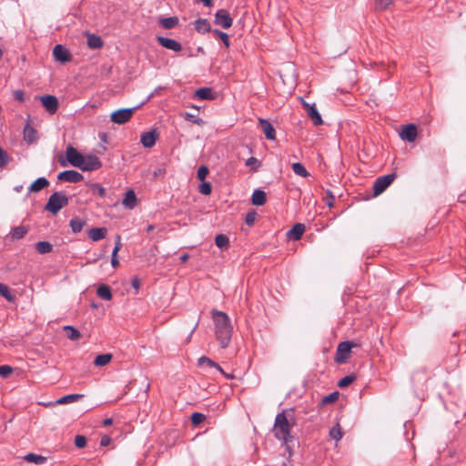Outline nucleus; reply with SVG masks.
I'll use <instances>...</instances> for the list:
<instances>
[{
  "mask_svg": "<svg viewBox=\"0 0 466 466\" xmlns=\"http://www.w3.org/2000/svg\"><path fill=\"white\" fill-rule=\"evenodd\" d=\"M211 316L215 325L217 339L219 341L221 348L225 349L230 342L233 330L229 317L227 313L218 309H212Z\"/></svg>",
  "mask_w": 466,
  "mask_h": 466,
  "instance_id": "obj_1",
  "label": "nucleus"
},
{
  "mask_svg": "<svg viewBox=\"0 0 466 466\" xmlns=\"http://www.w3.org/2000/svg\"><path fill=\"white\" fill-rule=\"evenodd\" d=\"M287 410H283L280 413H278L275 418L274 423V436L282 441L285 444L293 441V436L290 434V430L292 426L295 424L291 422L287 414Z\"/></svg>",
  "mask_w": 466,
  "mask_h": 466,
  "instance_id": "obj_2",
  "label": "nucleus"
},
{
  "mask_svg": "<svg viewBox=\"0 0 466 466\" xmlns=\"http://www.w3.org/2000/svg\"><path fill=\"white\" fill-rule=\"evenodd\" d=\"M67 204L68 198L66 195L62 191H58L49 197L45 208L53 215H56Z\"/></svg>",
  "mask_w": 466,
  "mask_h": 466,
  "instance_id": "obj_3",
  "label": "nucleus"
},
{
  "mask_svg": "<svg viewBox=\"0 0 466 466\" xmlns=\"http://www.w3.org/2000/svg\"><path fill=\"white\" fill-rule=\"evenodd\" d=\"M145 102H142L139 106L131 107V108H121L115 112H113L110 116V119L112 122L116 124H125L127 123L133 116L135 110L140 107V106L144 105Z\"/></svg>",
  "mask_w": 466,
  "mask_h": 466,
  "instance_id": "obj_4",
  "label": "nucleus"
},
{
  "mask_svg": "<svg viewBox=\"0 0 466 466\" xmlns=\"http://www.w3.org/2000/svg\"><path fill=\"white\" fill-rule=\"evenodd\" d=\"M395 173L388 174L378 177L373 184V194L379 196L394 181Z\"/></svg>",
  "mask_w": 466,
  "mask_h": 466,
  "instance_id": "obj_5",
  "label": "nucleus"
},
{
  "mask_svg": "<svg viewBox=\"0 0 466 466\" xmlns=\"http://www.w3.org/2000/svg\"><path fill=\"white\" fill-rule=\"evenodd\" d=\"M354 344L350 341H342L338 345L335 361L339 364L345 363L350 357V351Z\"/></svg>",
  "mask_w": 466,
  "mask_h": 466,
  "instance_id": "obj_6",
  "label": "nucleus"
},
{
  "mask_svg": "<svg viewBox=\"0 0 466 466\" xmlns=\"http://www.w3.org/2000/svg\"><path fill=\"white\" fill-rule=\"evenodd\" d=\"M214 23L216 25L228 29L232 26L233 19L226 9H219L215 14Z\"/></svg>",
  "mask_w": 466,
  "mask_h": 466,
  "instance_id": "obj_7",
  "label": "nucleus"
},
{
  "mask_svg": "<svg viewBox=\"0 0 466 466\" xmlns=\"http://www.w3.org/2000/svg\"><path fill=\"white\" fill-rule=\"evenodd\" d=\"M66 160L73 167L80 168L83 164L84 156L79 153L73 146L69 145L66 150Z\"/></svg>",
  "mask_w": 466,
  "mask_h": 466,
  "instance_id": "obj_8",
  "label": "nucleus"
},
{
  "mask_svg": "<svg viewBox=\"0 0 466 466\" xmlns=\"http://www.w3.org/2000/svg\"><path fill=\"white\" fill-rule=\"evenodd\" d=\"M83 164L80 167V169L83 171H94L97 170L102 167V162L100 159L95 155H86L84 156Z\"/></svg>",
  "mask_w": 466,
  "mask_h": 466,
  "instance_id": "obj_9",
  "label": "nucleus"
},
{
  "mask_svg": "<svg viewBox=\"0 0 466 466\" xmlns=\"http://www.w3.org/2000/svg\"><path fill=\"white\" fill-rule=\"evenodd\" d=\"M57 179L70 183H77L84 179V176L76 170H65L58 174Z\"/></svg>",
  "mask_w": 466,
  "mask_h": 466,
  "instance_id": "obj_10",
  "label": "nucleus"
},
{
  "mask_svg": "<svg viewBox=\"0 0 466 466\" xmlns=\"http://www.w3.org/2000/svg\"><path fill=\"white\" fill-rule=\"evenodd\" d=\"M39 99L46 111L50 114H55L57 111L58 100L55 96L45 95L40 96Z\"/></svg>",
  "mask_w": 466,
  "mask_h": 466,
  "instance_id": "obj_11",
  "label": "nucleus"
},
{
  "mask_svg": "<svg viewBox=\"0 0 466 466\" xmlns=\"http://www.w3.org/2000/svg\"><path fill=\"white\" fill-rule=\"evenodd\" d=\"M53 56L56 61L66 63L71 61L72 56L69 51L62 45H56L53 49Z\"/></svg>",
  "mask_w": 466,
  "mask_h": 466,
  "instance_id": "obj_12",
  "label": "nucleus"
},
{
  "mask_svg": "<svg viewBox=\"0 0 466 466\" xmlns=\"http://www.w3.org/2000/svg\"><path fill=\"white\" fill-rule=\"evenodd\" d=\"M157 41L161 46L168 50H172L174 52H180L182 50L181 44L174 39L165 36H157Z\"/></svg>",
  "mask_w": 466,
  "mask_h": 466,
  "instance_id": "obj_13",
  "label": "nucleus"
},
{
  "mask_svg": "<svg viewBox=\"0 0 466 466\" xmlns=\"http://www.w3.org/2000/svg\"><path fill=\"white\" fill-rule=\"evenodd\" d=\"M418 136L417 127L413 124L407 125L403 127L401 132L400 133V137L402 140H406L408 142L415 141Z\"/></svg>",
  "mask_w": 466,
  "mask_h": 466,
  "instance_id": "obj_14",
  "label": "nucleus"
},
{
  "mask_svg": "<svg viewBox=\"0 0 466 466\" xmlns=\"http://www.w3.org/2000/svg\"><path fill=\"white\" fill-rule=\"evenodd\" d=\"M259 127L264 133L265 137L268 140H274L276 138V131L270 122L264 118L258 119Z\"/></svg>",
  "mask_w": 466,
  "mask_h": 466,
  "instance_id": "obj_15",
  "label": "nucleus"
},
{
  "mask_svg": "<svg viewBox=\"0 0 466 466\" xmlns=\"http://www.w3.org/2000/svg\"><path fill=\"white\" fill-rule=\"evenodd\" d=\"M157 134L156 130L145 132L141 135V144L147 148L152 147L156 144Z\"/></svg>",
  "mask_w": 466,
  "mask_h": 466,
  "instance_id": "obj_16",
  "label": "nucleus"
},
{
  "mask_svg": "<svg viewBox=\"0 0 466 466\" xmlns=\"http://www.w3.org/2000/svg\"><path fill=\"white\" fill-rule=\"evenodd\" d=\"M305 231V225L301 223L295 224L290 230L288 231V237L293 240L301 238Z\"/></svg>",
  "mask_w": 466,
  "mask_h": 466,
  "instance_id": "obj_17",
  "label": "nucleus"
},
{
  "mask_svg": "<svg viewBox=\"0 0 466 466\" xmlns=\"http://www.w3.org/2000/svg\"><path fill=\"white\" fill-rule=\"evenodd\" d=\"M106 228H92L87 231V235L93 241H99L106 238Z\"/></svg>",
  "mask_w": 466,
  "mask_h": 466,
  "instance_id": "obj_18",
  "label": "nucleus"
},
{
  "mask_svg": "<svg viewBox=\"0 0 466 466\" xmlns=\"http://www.w3.org/2000/svg\"><path fill=\"white\" fill-rule=\"evenodd\" d=\"M122 204L129 209H133L137 205V197L136 193L133 189H128L126 194L125 198H123Z\"/></svg>",
  "mask_w": 466,
  "mask_h": 466,
  "instance_id": "obj_19",
  "label": "nucleus"
},
{
  "mask_svg": "<svg viewBox=\"0 0 466 466\" xmlns=\"http://www.w3.org/2000/svg\"><path fill=\"white\" fill-rule=\"evenodd\" d=\"M195 29L200 33V34H205V33H209L211 32L212 33V28H211V25H210V23L208 22V19L206 18H198L195 21Z\"/></svg>",
  "mask_w": 466,
  "mask_h": 466,
  "instance_id": "obj_20",
  "label": "nucleus"
},
{
  "mask_svg": "<svg viewBox=\"0 0 466 466\" xmlns=\"http://www.w3.org/2000/svg\"><path fill=\"white\" fill-rule=\"evenodd\" d=\"M179 23V19L177 16H169L159 18L158 25L164 29H173Z\"/></svg>",
  "mask_w": 466,
  "mask_h": 466,
  "instance_id": "obj_21",
  "label": "nucleus"
},
{
  "mask_svg": "<svg viewBox=\"0 0 466 466\" xmlns=\"http://www.w3.org/2000/svg\"><path fill=\"white\" fill-rule=\"evenodd\" d=\"M87 46L92 49H99L103 46L104 42L102 38L95 34L86 33Z\"/></svg>",
  "mask_w": 466,
  "mask_h": 466,
  "instance_id": "obj_22",
  "label": "nucleus"
},
{
  "mask_svg": "<svg viewBox=\"0 0 466 466\" xmlns=\"http://www.w3.org/2000/svg\"><path fill=\"white\" fill-rule=\"evenodd\" d=\"M49 186V181L42 177L35 180L28 187L29 192H39Z\"/></svg>",
  "mask_w": 466,
  "mask_h": 466,
  "instance_id": "obj_23",
  "label": "nucleus"
},
{
  "mask_svg": "<svg viewBox=\"0 0 466 466\" xmlns=\"http://www.w3.org/2000/svg\"><path fill=\"white\" fill-rule=\"evenodd\" d=\"M116 238V239L115 247H114V249L112 251V256H111V265L113 268H116L119 265L117 253L122 248L120 236L117 235Z\"/></svg>",
  "mask_w": 466,
  "mask_h": 466,
  "instance_id": "obj_24",
  "label": "nucleus"
},
{
  "mask_svg": "<svg viewBox=\"0 0 466 466\" xmlns=\"http://www.w3.org/2000/svg\"><path fill=\"white\" fill-rule=\"evenodd\" d=\"M251 201L255 206H263L267 201L266 193L263 190L256 189L252 194Z\"/></svg>",
  "mask_w": 466,
  "mask_h": 466,
  "instance_id": "obj_25",
  "label": "nucleus"
},
{
  "mask_svg": "<svg viewBox=\"0 0 466 466\" xmlns=\"http://www.w3.org/2000/svg\"><path fill=\"white\" fill-rule=\"evenodd\" d=\"M83 397H84L83 394H77V393L66 395V396H63V397L59 398L58 400H56L53 403V405L67 404V403L75 402V401L81 400Z\"/></svg>",
  "mask_w": 466,
  "mask_h": 466,
  "instance_id": "obj_26",
  "label": "nucleus"
},
{
  "mask_svg": "<svg viewBox=\"0 0 466 466\" xmlns=\"http://www.w3.org/2000/svg\"><path fill=\"white\" fill-rule=\"evenodd\" d=\"M97 296L104 300H110L112 299L111 289L109 286L103 284L96 289Z\"/></svg>",
  "mask_w": 466,
  "mask_h": 466,
  "instance_id": "obj_27",
  "label": "nucleus"
},
{
  "mask_svg": "<svg viewBox=\"0 0 466 466\" xmlns=\"http://www.w3.org/2000/svg\"><path fill=\"white\" fill-rule=\"evenodd\" d=\"M195 96L202 100L213 99L214 97L212 89L209 87H201L197 89Z\"/></svg>",
  "mask_w": 466,
  "mask_h": 466,
  "instance_id": "obj_28",
  "label": "nucleus"
},
{
  "mask_svg": "<svg viewBox=\"0 0 466 466\" xmlns=\"http://www.w3.org/2000/svg\"><path fill=\"white\" fill-rule=\"evenodd\" d=\"M24 139L28 143H33L36 140V131L28 124L24 127Z\"/></svg>",
  "mask_w": 466,
  "mask_h": 466,
  "instance_id": "obj_29",
  "label": "nucleus"
},
{
  "mask_svg": "<svg viewBox=\"0 0 466 466\" xmlns=\"http://www.w3.org/2000/svg\"><path fill=\"white\" fill-rule=\"evenodd\" d=\"M307 113L315 126H319L323 123L322 118L319 113L318 112L315 105H313V106H310L308 109Z\"/></svg>",
  "mask_w": 466,
  "mask_h": 466,
  "instance_id": "obj_30",
  "label": "nucleus"
},
{
  "mask_svg": "<svg viewBox=\"0 0 466 466\" xmlns=\"http://www.w3.org/2000/svg\"><path fill=\"white\" fill-rule=\"evenodd\" d=\"M25 460L28 462L41 465L46 462L47 458L35 453H28L25 456Z\"/></svg>",
  "mask_w": 466,
  "mask_h": 466,
  "instance_id": "obj_31",
  "label": "nucleus"
},
{
  "mask_svg": "<svg viewBox=\"0 0 466 466\" xmlns=\"http://www.w3.org/2000/svg\"><path fill=\"white\" fill-rule=\"evenodd\" d=\"M86 223V220H83L78 218H75L69 221V226H70L73 233H79L83 229Z\"/></svg>",
  "mask_w": 466,
  "mask_h": 466,
  "instance_id": "obj_32",
  "label": "nucleus"
},
{
  "mask_svg": "<svg viewBox=\"0 0 466 466\" xmlns=\"http://www.w3.org/2000/svg\"><path fill=\"white\" fill-rule=\"evenodd\" d=\"M112 358H113V356L110 353L97 355L95 358L94 365L95 366H106V364H108L111 361Z\"/></svg>",
  "mask_w": 466,
  "mask_h": 466,
  "instance_id": "obj_33",
  "label": "nucleus"
},
{
  "mask_svg": "<svg viewBox=\"0 0 466 466\" xmlns=\"http://www.w3.org/2000/svg\"><path fill=\"white\" fill-rule=\"evenodd\" d=\"M212 34L217 39L221 40L227 48L230 46L229 35L227 33L218 29H213Z\"/></svg>",
  "mask_w": 466,
  "mask_h": 466,
  "instance_id": "obj_34",
  "label": "nucleus"
},
{
  "mask_svg": "<svg viewBox=\"0 0 466 466\" xmlns=\"http://www.w3.org/2000/svg\"><path fill=\"white\" fill-rule=\"evenodd\" d=\"M216 246L221 249H226L229 246L228 237L224 234H219L215 238Z\"/></svg>",
  "mask_w": 466,
  "mask_h": 466,
  "instance_id": "obj_35",
  "label": "nucleus"
},
{
  "mask_svg": "<svg viewBox=\"0 0 466 466\" xmlns=\"http://www.w3.org/2000/svg\"><path fill=\"white\" fill-rule=\"evenodd\" d=\"M28 229L25 226H18L12 229L11 236L13 239H20L25 237Z\"/></svg>",
  "mask_w": 466,
  "mask_h": 466,
  "instance_id": "obj_36",
  "label": "nucleus"
},
{
  "mask_svg": "<svg viewBox=\"0 0 466 466\" xmlns=\"http://www.w3.org/2000/svg\"><path fill=\"white\" fill-rule=\"evenodd\" d=\"M35 249L39 254H46L52 251V245L47 241H39L35 244Z\"/></svg>",
  "mask_w": 466,
  "mask_h": 466,
  "instance_id": "obj_37",
  "label": "nucleus"
},
{
  "mask_svg": "<svg viewBox=\"0 0 466 466\" xmlns=\"http://www.w3.org/2000/svg\"><path fill=\"white\" fill-rule=\"evenodd\" d=\"M292 170L296 175L300 176L302 177H307L309 176V173L307 171L305 167L301 163H299V162L294 163L292 165Z\"/></svg>",
  "mask_w": 466,
  "mask_h": 466,
  "instance_id": "obj_38",
  "label": "nucleus"
},
{
  "mask_svg": "<svg viewBox=\"0 0 466 466\" xmlns=\"http://www.w3.org/2000/svg\"><path fill=\"white\" fill-rule=\"evenodd\" d=\"M64 329L66 333L67 338L72 340H76L81 337L80 332L73 326H66Z\"/></svg>",
  "mask_w": 466,
  "mask_h": 466,
  "instance_id": "obj_39",
  "label": "nucleus"
},
{
  "mask_svg": "<svg viewBox=\"0 0 466 466\" xmlns=\"http://www.w3.org/2000/svg\"><path fill=\"white\" fill-rule=\"evenodd\" d=\"M329 436H330V438H332L336 441H339L342 438L343 432H342L341 427L339 423H336V425L330 429Z\"/></svg>",
  "mask_w": 466,
  "mask_h": 466,
  "instance_id": "obj_40",
  "label": "nucleus"
},
{
  "mask_svg": "<svg viewBox=\"0 0 466 466\" xmlns=\"http://www.w3.org/2000/svg\"><path fill=\"white\" fill-rule=\"evenodd\" d=\"M394 4V0H375L376 10H386Z\"/></svg>",
  "mask_w": 466,
  "mask_h": 466,
  "instance_id": "obj_41",
  "label": "nucleus"
},
{
  "mask_svg": "<svg viewBox=\"0 0 466 466\" xmlns=\"http://www.w3.org/2000/svg\"><path fill=\"white\" fill-rule=\"evenodd\" d=\"M89 187L91 188L93 194H96L101 198L106 196V189L98 183H90Z\"/></svg>",
  "mask_w": 466,
  "mask_h": 466,
  "instance_id": "obj_42",
  "label": "nucleus"
},
{
  "mask_svg": "<svg viewBox=\"0 0 466 466\" xmlns=\"http://www.w3.org/2000/svg\"><path fill=\"white\" fill-rule=\"evenodd\" d=\"M356 380V376L353 374L348 375L340 379L338 382L339 388H345L350 385Z\"/></svg>",
  "mask_w": 466,
  "mask_h": 466,
  "instance_id": "obj_43",
  "label": "nucleus"
},
{
  "mask_svg": "<svg viewBox=\"0 0 466 466\" xmlns=\"http://www.w3.org/2000/svg\"><path fill=\"white\" fill-rule=\"evenodd\" d=\"M339 393L338 391L331 392L330 394L325 396L321 400V404L326 405L329 403H333L339 400Z\"/></svg>",
  "mask_w": 466,
  "mask_h": 466,
  "instance_id": "obj_44",
  "label": "nucleus"
},
{
  "mask_svg": "<svg viewBox=\"0 0 466 466\" xmlns=\"http://www.w3.org/2000/svg\"><path fill=\"white\" fill-rule=\"evenodd\" d=\"M206 420V416L200 412H194L191 415V423L193 426H198Z\"/></svg>",
  "mask_w": 466,
  "mask_h": 466,
  "instance_id": "obj_45",
  "label": "nucleus"
},
{
  "mask_svg": "<svg viewBox=\"0 0 466 466\" xmlns=\"http://www.w3.org/2000/svg\"><path fill=\"white\" fill-rule=\"evenodd\" d=\"M184 118L187 120V121H189L191 123H194V124H197L198 126H202L204 125V121L198 117L197 116L191 114V113H188V112H186L184 114Z\"/></svg>",
  "mask_w": 466,
  "mask_h": 466,
  "instance_id": "obj_46",
  "label": "nucleus"
},
{
  "mask_svg": "<svg viewBox=\"0 0 466 466\" xmlns=\"http://www.w3.org/2000/svg\"><path fill=\"white\" fill-rule=\"evenodd\" d=\"M0 295L5 298L8 301H12L14 299V297L11 295L9 288L2 283H0Z\"/></svg>",
  "mask_w": 466,
  "mask_h": 466,
  "instance_id": "obj_47",
  "label": "nucleus"
},
{
  "mask_svg": "<svg viewBox=\"0 0 466 466\" xmlns=\"http://www.w3.org/2000/svg\"><path fill=\"white\" fill-rule=\"evenodd\" d=\"M212 187L209 182L202 181V184L199 186V192L205 196H208L211 194Z\"/></svg>",
  "mask_w": 466,
  "mask_h": 466,
  "instance_id": "obj_48",
  "label": "nucleus"
},
{
  "mask_svg": "<svg viewBox=\"0 0 466 466\" xmlns=\"http://www.w3.org/2000/svg\"><path fill=\"white\" fill-rule=\"evenodd\" d=\"M9 162V157L5 151L0 147V170L3 169Z\"/></svg>",
  "mask_w": 466,
  "mask_h": 466,
  "instance_id": "obj_49",
  "label": "nucleus"
},
{
  "mask_svg": "<svg viewBox=\"0 0 466 466\" xmlns=\"http://www.w3.org/2000/svg\"><path fill=\"white\" fill-rule=\"evenodd\" d=\"M208 173H209L208 168L206 166H201L198 169V173H197L198 179L200 181H204L206 179L207 176L208 175Z\"/></svg>",
  "mask_w": 466,
  "mask_h": 466,
  "instance_id": "obj_50",
  "label": "nucleus"
},
{
  "mask_svg": "<svg viewBox=\"0 0 466 466\" xmlns=\"http://www.w3.org/2000/svg\"><path fill=\"white\" fill-rule=\"evenodd\" d=\"M75 445L82 449L86 445V438L83 435H76L75 438Z\"/></svg>",
  "mask_w": 466,
  "mask_h": 466,
  "instance_id": "obj_51",
  "label": "nucleus"
},
{
  "mask_svg": "<svg viewBox=\"0 0 466 466\" xmlns=\"http://www.w3.org/2000/svg\"><path fill=\"white\" fill-rule=\"evenodd\" d=\"M13 371V368L8 365L0 366V376L7 378Z\"/></svg>",
  "mask_w": 466,
  "mask_h": 466,
  "instance_id": "obj_52",
  "label": "nucleus"
},
{
  "mask_svg": "<svg viewBox=\"0 0 466 466\" xmlns=\"http://www.w3.org/2000/svg\"><path fill=\"white\" fill-rule=\"evenodd\" d=\"M203 364H207L209 367L217 366V363L215 361H213L211 359L205 357V356L198 359V365H203Z\"/></svg>",
  "mask_w": 466,
  "mask_h": 466,
  "instance_id": "obj_53",
  "label": "nucleus"
},
{
  "mask_svg": "<svg viewBox=\"0 0 466 466\" xmlns=\"http://www.w3.org/2000/svg\"><path fill=\"white\" fill-rule=\"evenodd\" d=\"M335 196L330 190L326 191V204L331 208L334 205Z\"/></svg>",
  "mask_w": 466,
  "mask_h": 466,
  "instance_id": "obj_54",
  "label": "nucleus"
},
{
  "mask_svg": "<svg viewBox=\"0 0 466 466\" xmlns=\"http://www.w3.org/2000/svg\"><path fill=\"white\" fill-rule=\"evenodd\" d=\"M255 218H256V213L249 212L246 216L245 222L247 225L251 226L254 224Z\"/></svg>",
  "mask_w": 466,
  "mask_h": 466,
  "instance_id": "obj_55",
  "label": "nucleus"
},
{
  "mask_svg": "<svg viewBox=\"0 0 466 466\" xmlns=\"http://www.w3.org/2000/svg\"><path fill=\"white\" fill-rule=\"evenodd\" d=\"M14 98L19 102L25 101V92L23 90H15L14 92Z\"/></svg>",
  "mask_w": 466,
  "mask_h": 466,
  "instance_id": "obj_56",
  "label": "nucleus"
},
{
  "mask_svg": "<svg viewBox=\"0 0 466 466\" xmlns=\"http://www.w3.org/2000/svg\"><path fill=\"white\" fill-rule=\"evenodd\" d=\"M110 442H111V438L108 437L107 435H104L100 440V445L104 446V447L109 445Z\"/></svg>",
  "mask_w": 466,
  "mask_h": 466,
  "instance_id": "obj_57",
  "label": "nucleus"
},
{
  "mask_svg": "<svg viewBox=\"0 0 466 466\" xmlns=\"http://www.w3.org/2000/svg\"><path fill=\"white\" fill-rule=\"evenodd\" d=\"M132 287L137 291L140 288V280L138 278H134L131 282Z\"/></svg>",
  "mask_w": 466,
  "mask_h": 466,
  "instance_id": "obj_58",
  "label": "nucleus"
},
{
  "mask_svg": "<svg viewBox=\"0 0 466 466\" xmlns=\"http://www.w3.org/2000/svg\"><path fill=\"white\" fill-rule=\"evenodd\" d=\"M255 164H258V160L254 157H249L246 161V166H248V167H251L252 165H255Z\"/></svg>",
  "mask_w": 466,
  "mask_h": 466,
  "instance_id": "obj_59",
  "label": "nucleus"
},
{
  "mask_svg": "<svg viewBox=\"0 0 466 466\" xmlns=\"http://www.w3.org/2000/svg\"><path fill=\"white\" fill-rule=\"evenodd\" d=\"M212 368H215L217 369L219 372H221L223 375H225V377L227 378H233V376H229L228 375L224 370L217 363V366H212Z\"/></svg>",
  "mask_w": 466,
  "mask_h": 466,
  "instance_id": "obj_60",
  "label": "nucleus"
},
{
  "mask_svg": "<svg viewBox=\"0 0 466 466\" xmlns=\"http://www.w3.org/2000/svg\"><path fill=\"white\" fill-rule=\"evenodd\" d=\"M112 423H113V419H111V418H107V419L104 420V421H103L104 426H110V425H112Z\"/></svg>",
  "mask_w": 466,
  "mask_h": 466,
  "instance_id": "obj_61",
  "label": "nucleus"
},
{
  "mask_svg": "<svg viewBox=\"0 0 466 466\" xmlns=\"http://www.w3.org/2000/svg\"><path fill=\"white\" fill-rule=\"evenodd\" d=\"M303 106L304 108L306 109V111L308 112V109L310 107V106H313V105H309V103L307 102H303Z\"/></svg>",
  "mask_w": 466,
  "mask_h": 466,
  "instance_id": "obj_62",
  "label": "nucleus"
},
{
  "mask_svg": "<svg viewBox=\"0 0 466 466\" xmlns=\"http://www.w3.org/2000/svg\"><path fill=\"white\" fill-rule=\"evenodd\" d=\"M154 228H155V226H154V225H152V224H150V225H148V226L147 227V232H150V231L154 230Z\"/></svg>",
  "mask_w": 466,
  "mask_h": 466,
  "instance_id": "obj_63",
  "label": "nucleus"
},
{
  "mask_svg": "<svg viewBox=\"0 0 466 466\" xmlns=\"http://www.w3.org/2000/svg\"><path fill=\"white\" fill-rule=\"evenodd\" d=\"M188 259V255L187 254H184L181 256V260L183 262L187 261Z\"/></svg>",
  "mask_w": 466,
  "mask_h": 466,
  "instance_id": "obj_64",
  "label": "nucleus"
}]
</instances>
